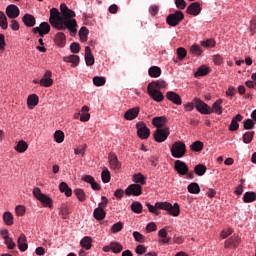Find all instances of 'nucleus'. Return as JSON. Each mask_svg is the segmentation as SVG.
I'll return each instance as SVG.
<instances>
[{
    "label": "nucleus",
    "instance_id": "a19ab883",
    "mask_svg": "<svg viewBox=\"0 0 256 256\" xmlns=\"http://www.w3.org/2000/svg\"><path fill=\"white\" fill-rule=\"evenodd\" d=\"M111 251L114 253H121L123 251V245L119 242H111Z\"/></svg>",
    "mask_w": 256,
    "mask_h": 256
},
{
    "label": "nucleus",
    "instance_id": "2f4dec72",
    "mask_svg": "<svg viewBox=\"0 0 256 256\" xmlns=\"http://www.w3.org/2000/svg\"><path fill=\"white\" fill-rule=\"evenodd\" d=\"M29 148V145L24 140H20L18 144L14 147L15 151L18 153H25V151Z\"/></svg>",
    "mask_w": 256,
    "mask_h": 256
},
{
    "label": "nucleus",
    "instance_id": "4468645a",
    "mask_svg": "<svg viewBox=\"0 0 256 256\" xmlns=\"http://www.w3.org/2000/svg\"><path fill=\"white\" fill-rule=\"evenodd\" d=\"M53 73L50 70H47L42 77V79L39 81V84L41 87H51L53 85V79L51 78Z\"/></svg>",
    "mask_w": 256,
    "mask_h": 256
},
{
    "label": "nucleus",
    "instance_id": "13d9d810",
    "mask_svg": "<svg viewBox=\"0 0 256 256\" xmlns=\"http://www.w3.org/2000/svg\"><path fill=\"white\" fill-rule=\"evenodd\" d=\"M70 51L71 53H79V51H81V45H79V43L77 42H73L71 45H70Z\"/></svg>",
    "mask_w": 256,
    "mask_h": 256
},
{
    "label": "nucleus",
    "instance_id": "0e129e2a",
    "mask_svg": "<svg viewBox=\"0 0 256 256\" xmlns=\"http://www.w3.org/2000/svg\"><path fill=\"white\" fill-rule=\"evenodd\" d=\"M136 253H137V255H143L144 253H147V247H145L144 245L139 244L136 247Z\"/></svg>",
    "mask_w": 256,
    "mask_h": 256
},
{
    "label": "nucleus",
    "instance_id": "9b49d317",
    "mask_svg": "<svg viewBox=\"0 0 256 256\" xmlns=\"http://www.w3.org/2000/svg\"><path fill=\"white\" fill-rule=\"evenodd\" d=\"M174 169L178 175H187L189 173V166L181 160H176L174 163Z\"/></svg>",
    "mask_w": 256,
    "mask_h": 256
},
{
    "label": "nucleus",
    "instance_id": "4be33fe9",
    "mask_svg": "<svg viewBox=\"0 0 256 256\" xmlns=\"http://www.w3.org/2000/svg\"><path fill=\"white\" fill-rule=\"evenodd\" d=\"M54 43H56L58 47H65V44L67 43V37L65 36V33L63 32L56 33L54 38Z\"/></svg>",
    "mask_w": 256,
    "mask_h": 256
},
{
    "label": "nucleus",
    "instance_id": "c85d7f7f",
    "mask_svg": "<svg viewBox=\"0 0 256 256\" xmlns=\"http://www.w3.org/2000/svg\"><path fill=\"white\" fill-rule=\"evenodd\" d=\"M187 190L188 193H191L192 195H199V193H201V188L196 182L190 183L187 187Z\"/></svg>",
    "mask_w": 256,
    "mask_h": 256
},
{
    "label": "nucleus",
    "instance_id": "774afa93",
    "mask_svg": "<svg viewBox=\"0 0 256 256\" xmlns=\"http://www.w3.org/2000/svg\"><path fill=\"white\" fill-rule=\"evenodd\" d=\"M202 47H215V40L208 39V40L202 42Z\"/></svg>",
    "mask_w": 256,
    "mask_h": 256
},
{
    "label": "nucleus",
    "instance_id": "7c9ffc66",
    "mask_svg": "<svg viewBox=\"0 0 256 256\" xmlns=\"http://www.w3.org/2000/svg\"><path fill=\"white\" fill-rule=\"evenodd\" d=\"M210 71L211 69L209 67H207L206 65H202L196 71L195 77H205V75H209Z\"/></svg>",
    "mask_w": 256,
    "mask_h": 256
},
{
    "label": "nucleus",
    "instance_id": "f8f14e48",
    "mask_svg": "<svg viewBox=\"0 0 256 256\" xmlns=\"http://www.w3.org/2000/svg\"><path fill=\"white\" fill-rule=\"evenodd\" d=\"M240 243H241L240 237L232 236L231 238L225 241L224 247L225 249H237Z\"/></svg>",
    "mask_w": 256,
    "mask_h": 256
},
{
    "label": "nucleus",
    "instance_id": "c03bdc74",
    "mask_svg": "<svg viewBox=\"0 0 256 256\" xmlns=\"http://www.w3.org/2000/svg\"><path fill=\"white\" fill-rule=\"evenodd\" d=\"M0 27L4 30L9 27V24L7 23V16H5L3 11H0Z\"/></svg>",
    "mask_w": 256,
    "mask_h": 256
},
{
    "label": "nucleus",
    "instance_id": "a878e982",
    "mask_svg": "<svg viewBox=\"0 0 256 256\" xmlns=\"http://www.w3.org/2000/svg\"><path fill=\"white\" fill-rule=\"evenodd\" d=\"M18 249L22 252H25V250L29 247L27 245V236L25 234H21L18 238Z\"/></svg>",
    "mask_w": 256,
    "mask_h": 256
},
{
    "label": "nucleus",
    "instance_id": "1a4fd4ad",
    "mask_svg": "<svg viewBox=\"0 0 256 256\" xmlns=\"http://www.w3.org/2000/svg\"><path fill=\"white\" fill-rule=\"evenodd\" d=\"M142 194L143 187H141L140 184H131L125 190V195H127V197H131V195H133L134 197H139V195Z\"/></svg>",
    "mask_w": 256,
    "mask_h": 256
},
{
    "label": "nucleus",
    "instance_id": "dca6fc26",
    "mask_svg": "<svg viewBox=\"0 0 256 256\" xmlns=\"http://www.w3.org/2000/svg\"><path fill=\"white\" fill-rule=\"evenodd\" d=\"M108 159L110 169H113L114 171H119V169H121V163L119 162V159L117 158L115 153H110Z\"/></svg>",
    "mask_w": 256,
    "mask_h": 256
},
{
    "label": "nucleus",
    "instance_id": "5701e85b",
    "mask_svg": "<svg viewBox=\"0 0 256 256\" xmlns=\"http://www.w3.org/2000/svg\"><path fill=\"white\" fill-rule=\"evenodd\" d=\"M239 121H243V116L241 114H237L231 121L229 125V131H237L239 129Z\"/></svg>",
    "mask_w": 256,
    "mask_h": 256
},
{
    "label": "nucleus",
    "instance_id": "338daca9",
    "mask_svg": "<svg viewBox=\"0 0 256 256\" xmlns=\"http://www.w3.org/2000/svg\"><path fill=\"white\" fill-rule=\"evenodd\" d=\"M60 215H61L62 219H67V217H69V208H67V207L61 208Z\"/></svg>",
    "mask_w": 256,
    "mask_h": 256
},
{
    "label": "nucleus",
    "instance_id": "09e8293b",
    "mask_svg": "<svg viewBox=\"0 0 256 256\" xmlns=\"http://www.w3.org/2000/svg\"><path fill=\"white\" fill-rule=\"evenodd\" d=\"M253 137H255V132L254 131L246 132L243 135V142L246 143V144H249V143H251V141H253Z\"/></svg>",
    "mask_w": 256,
    "mask_h": 256
},
{
    "label": "nucleus",
    "instance_id": "f3484780",
    "mask_svg": "<svg viewBox=\"0 0 256 256\" xmlns=\"http://www.w3.org/2000/svg\"><path fill=\"white\" fill-rule=\"evenodd\" d=\"M186 13H188V15H194V17H197V15L201 13V4L199 2L191 3L186 9Z\"/></svg>",
    "mask_w": 256,
    "mask_h": 256
},
{
    "label": "nucleus",
    "instance_id": "a211bd4d",
    "mask_svg": "<svg viewBox=\"0 0 256 256\" xmlns=\"http://www.w3.org/2000/svg\"><path fill=\"white\" fill-rule=\"evenodd\" d=\"M137 117H139V107L128 109L124 114L126 121H133V119H137Z\"/></svg>",
    "mask_w": 256,
    "mask_h": 256
},
{
    "label": "nucleus",
    "instance_id": "37998d69",
    "mask_svg": "<svg viewBox=\"0 0 256 256\" xmlns=\"http://www.w3.org/2000/svg\"><path fill=\"white\" fill-rule=\"evenodd\" d=\"M3 221L6 225H13V214L11 212H5L3 214Z\"/></svg>",
    "mask_w": 256,
    "mask_h": 256
},
{
    "label": "nucleus",
    "instance_id": "680f3d73",
    "mask_svg": "<svg viewBox=\"0 0 256 256\" xmlns=\"http://www.w3.org/2000/svg\"><path fill=\"white\" fill-rule=\"evenodd\" d=\"M175 5L177 9L183 10L187 7V2L185 0H175Z\"/></svg>",
    "mask_w": 256,
    "mask_h": 256
},
{
    "label": "nucleus",
    "instance_id": "2eb2a0df",
    "mask_svg": "<svg viewBox=\"0 0 256 256\" xmlns=\"http://www.w3.org/2000/svg\"><path fill=\"white\" fill-rule=\"evenodd\" d=\"M19 7H17L15 4H10L6 8V15L9 17V19H17L19 17Z\"/></svg>",
    "mask_w": 256,
    "mask_h": 256
},
{
    "label": "nucleus",
    "instance_id": "f704fd0d",
    "mask_svg": "<svg viewBox=\"0 0 256 256\" xmlns=\"http://www.w3.org/2000/svg\"><path fill=\"white\" fill-rule=\"evenodd\" d=\"M194 173L198 175V177H203V175L207 173V167L203 164H198L194 167Z\"/></svg>",
    "mask_w": 256,
    "mask_h": 256
},
{
    "label": "nucleus",
    "instance_id": "9d476101",
    "mask_svg": "<svg viewBox=\"0 0 256 256\" xmlns=\"http://www.w3.org/2000/svg\"><path fill=\"white\" fill-rule=\"evenodd\" d=\"M194 105L199 113L202 115H209L210 106L207 105V103H204L203 100L194 98Z\"/></svg>",
    "mask_w": 256,
    "mask_h": 256
},
{
    "label": "nucleus",
    "instance_id": "6e6d98bb",
    "mask_svg": "<svg viewBox=\"0 0 256 256\" xmlns=\"http://www.w3.org/2000/svg\"><path fill=\"white\" fill-rule=\"evenodd\" d=\"M133 237L135 239V241H137L138 243H145V236H143V234H141V232H133Z\"/></svg>",
    "mask_w": 256,
    "mask_h": 256
},
{
    "label": "nucleus",
    "instance_id": "e2e57ef3",
    "mask_svg": "<svg viewBox=\"0 0 256 256\" xmlns=\"http://www.w3.org/2000/svg\"><path fill=\"white\" fill-rule=\"evenodd\" d=\"M237 90L233 86L228 87V91H226V97H235Z\"/></svg>",
    "mask_w": 256,
    "mask_h": 256
},
{
    "label": "nucleus",
    "instance_id": "de8ad7c7",
    "mask_svg": "<svg viewBox=\"0 0 256 256\" xmlns=\"http://www.w3.org/2000/svg\"><path fill=\"white\" fill-rule=\"evenodd\" d=\"M87 35H89V29H87V27H82L79 30V37H80V41H87Z\"/></svg>",
    "mask_w": 256,
    "mask_h": 256
},
{
    "label": "nucleus",
    "instance_id": "c756f323",
    "mask_svg": "<svg viewBox=\"0 0 256 256\" xmlns=\"http://www.w3.org/2000/svg\"><path fill=\"white\" fill-rule=\"evenodd\" d=\"M59 189L61 193H64L66 195V197H71V195H73V190L69 188V185H67L66 182H61L59 185Z\"/></svg>",
    "mask_w": 256,
    "mask_h": 256
},
{
    "label": "nucleus",
    "instance_id": "f03ea898",
    "mask_svg": "<svg viewBox=\"0 0 256 256\" xmlns=\"http://www.w3.org/2000/svg\"><path fill=\"white\" fill-rule=\"evenodd\" d=\"M146 207L148 208L149 212L153 213L154 215H159V211H157V209L168 211V213L173 217H179V213H181L178 203H175L172 206V204L169 202H158L155 204V206H153L151 203L146 202Z\"/></svg>",
    "mask_w": 256,
    "mask_h": 256
},
{
    "label": "nucleus",
    "instance_id": "7ed1b4c3",
    "mask_svg": "<svg viewBox=\"0 0 256 256\" xmlns=\"http://www.w3.org/2000/svg\"><path fill=\"white\" fill-rule=\"evenodd\" d=\"M167 87V82L165 80H157L152 81L148 84L147 87V93L150 98L153 99V101H156V103H161L163 99H165V96L159 91V89H165Z\"/></svg>",
    "mask_w": 256,
    "mask_h": 256
},
{
    "label": "nucleus",
    "instance_id": "bf43d9fd",
    "mask_svg": "<svg viewBox=\"0 0 256 256\" xmlns=\"http://www.w3.org/2000/svg\"><path fill=\"white\" fill-rule=\"evenodd\" d=\"M190 53L199 56L201 53H203V51H201V48L198 45H192L190 48Z\"/></svg>",
    "mask_w": 256,
    "mask_h": 256
},
{
    "label": "nucleus",
    "instance_id": "f257e3e1",
    "mask_svg": "<svg viewBox=\"0 0 256 256\" xmlns=\"http://www.w3.org/2000/svg\"><path fill=\"white\" fill-rule=\"evenodd\" d=\"M62 14V15H61ZM75 11L69 9L67 4L60 5V12L57 8L50 9L49 23L54 29L58 31H65L68 29L71 35L77 34V20H75Z\"/></svg>",
    "mask_w": 256,
    "mask_h": 256
},
{
    "label": "nucleus",
    "instance_id": "393cba45",
    "mask_svg": "<svg viewBox=\"0 0 256 256\" xmlns=\"http://www.w3.org/2000/svg\"><path fill=\"white\" fill-rule=\"evenodd\" d=\"M80 58L78 55H70L63 57L64 63H71L72 67H77L79 65Z\"/></svg>",
    "mask_w": 256,
    "mask_h": 256
},
{
    "label": "nucleus",
    "instance_id": "6e6552de",
    "mask_svg": "<svg viewBox=\"0 0 256 256\" xmlns=\"http://www.w3.org/2000/svg\"><path fill=\"white\" fill-rule=\"evenodd\" d=\"M136 129L139 139H149V136L151 135V130L144 122H138L136 124Z\"/></svg>",
    "mask_w": 256,
    "mask_h": 256
},
{
    "label": "nucleus",
    "instance_id": "423d86ee",
    "mask_svg": "<svg viewBox=\"0 0 256 256\" xmlns=\"http://www.w3.org/2000/svg\"><path fill=\"white\" fill-rule=\"evenodd\" d=\"M170 134L169 127L156 128L153 133L154 141H156V143H164V141H167Z\"/></svg>",
    "mask_w": 256,
    "mask_h": 256
},
{
    "label": "nucleus",
    "instance_id": "a18cd8bd",
    "mask_svg": "<svg viewBox=\"0 0 256 256\" xmlns=\"http://www.w3.org/2000/svg\"><path fill=\"white\" fill-rule=\"evenodd\" d=\"M54 139L56 143H63V141H65V133H63L61 130H57L54 133Z\"/></svg>",
    "mask_w": 256,
    "mask_h": 256
},
{
    "label": "nucleus",
    "instance_id": "bb28decb",
    "mask_svg": "<svg viewBox=\"0 0 256 256\" xmlns=\"http://www.w3.org/2000/svg\"><path fill=\"white\" fill-rule=\"evenodd\" d=\"M27 105L30 109L37 107V105H39V96H37V94L29 95L27 99Z\"/></svg>",
    "mask_w": 256,
    "mask_h": 256
},
{
    "label": "nucleus",
    "instance_id": "39448f33",
    "mask_svg": "<svg viewBox=\"0 0 256 256\" xmlns=\"http://www.w3.org/2000/svg\"><path fill=\"white\" fill-rule=\"evenodd\" d=\"M183 19H185V14L181 11L177 10L175 13L169 14L166 18V23L170 25V27H177Z\"/></svg>",
    "mask_w": 256,
    "mask_h": 256
},
{
    "label": "nucleus",
    "instance_id": "473e14b6",
    "mask_svg": "<svg viewBox=\"0 0 256 256\" xmlns=\"http://www.w3.org/2000/svg\"><path fill=\"white\" fill-rule=\"evenodd\" d=\"M91 243H93V239H91V237H89V236L84 237V238L80 241L81 247H83L84 249H86V251H89V249H91V247H92Z\"/></svg>",
    "mask_w": 256,
    "mask_h": 256
},
{
    "label": "nucleus",
    "instance_id": "b1692460",
    "mask_svg": "<svg viewBox=\"0 0 256 256\" xmlns=\"http://www.w3.org/2000/svg\"><path fill=\"white\" fill-rule=\"evenodd\" d=\"M22 21L26 27H35V23H36L35 16L31 14H25L22 17Z\"/></svg>",
    "mask_w": 256,
    "mask_h": 256
},
{
    "label": "nucleus",
    "instance_id": "3c124183",
    "mask_svg": "<svg viewBox=\"0 0 256 256\" xmlns=\"http://www.w3.org/2000/svg\"><path fill=\"white\" fill-rule=\"evenodd\" d=\"M93 83L96 87H103L106 83L105 77L96 76L93 78Z\"/></svg>",
    "mask_w": 256,
    "mask_h": 256
},
{
    "label": "nucleus",
    "instance_id": "58836bf2",
    "mask_svg": "<svg viewBox=\"0 0 256 256\" xmlns=\"http://www.w3.org/2000/svg\"><path fill=\"white\" fill-rule=\"evenodd\" d=\"M94 218L97 219V221H103L105 219V210L96 208L93 212Z\"/></svg>",
    "mask_w": 256,
    "mask_h": 256
},
{
    "label": "nucleus",
    "instance_id": "cd10ccee",
    "mask_svg": "<svg viewBox=\"0 0 256 256\" xmlns=\"http://www.w3.org/2000/svg\"><path fill=\"white\" fill-rule=\"evenodd\" d=\"M81 112L80 121H82V123H85L91 119V114H89V106H83Z\"/></svg>",
    "mask_w": 256,
    "mask_h": 256
},
{
    "label": "nucleus",
    "instance_id": "72a5a7b5",
    "mask_svg": "<svg viewBox=\"0 0 256 256\" xmlns=\"http://www.w3.org/2000/svg\"><path fill=\"white\" fill-rule=\"evenodd\" d=\"M51 31V26L47 22H42L40 24V37H45Z\"/></svg>",
    "mask_w": 256,
    "mask_h": 256
},
{
    "label": "nucleus",
    "instance_id": "4d7b16f0",
    "mask_svg": "<svg viewBox=\"0 0 256 256\" xmlns=\"http://www.w3.org/2000/svg\"><path fill=\"white\" fill-rule=\"evenodd\" d=\"M177 55H178V59L183 60L185 59V57H187V50H185V48L180 47L177 49Z\"/></svg>",
    "mask_w": 256,
    "mask_h": 256
},
{
    "label": "nucleus",
    "instance_id": "49530a36",
    "mask_svg": "<svg viewBox=\"0 0 256 256\" xmlns=\"http://www.w3.org/2000/svg\"><path fill=\"white\" fill-rule=\"evenodd\" d=\"M134 183H139L140 185H145L147 182L145 181V176L143 174L138 173L133 176Z\"/></svg>",
    "mask_w": 256,
    "mask_h": 256
},
{
    "label": "nucleus",
    "instance_id": "20e7f679",
    "mask_svg": "<svg viewBox=\"0 0 256 256\" xmlns=\"http://www.w3.org/2000/svg\"><path fill=\"white\" fill-rule=\"evenodd\" d=\"M170 152L175 159H181L187 153V146L182 141H176L173 143Z\"/></svg>",
    "mask_w": 256,
    "mask_h": 256
},
{
    "label": "nucleus",
    "instance_id": "4c0bfd02",
    "mask_svg": "<svg viewBox=\"0 0 256 256\" xmlns=\"http://www.w3.org/2000/svg\"><path fill=\"white\" fill-rule=\"evenodd\" d=\"M244 203H253L256 201V193L255 192H246L243 196Z\"/></svg>",
    "mask_w": 256,
    "mask_h": 256
},
{
    "label": "nucleus",
    "instance_id": "864d4df0",
    "mask_svg": "<svg viewBox=\"0 0 256 256\" xmlns=\"http://www.w3.org/2000/svg\"><path fill=\"white\" fill-rule=\"evenodd\" d=\"M101 177L103 183H109V181H111V172H109L107 169L103 170L101 173Z\"/></svg>",
    "mask_w": 256,
    "mask_h": 256
},
{
    "label": "nucleus",
    "instance_id": "6ab92c4d",
    "mask_svg": "<svg viewBox=\"0 0 256 256\" xmlns=\"http://www.w3.org/2000/svg\"><path fill=\"white\" fill-rule=\"evenodd\" d=\"M85 62L87 67L95 65V57L93 56V53H91V47L89 46L85 47Z\"/></svg>",
    "mask_w": 256,
    "mask_h": 256
},
{
    "label": "nucleus",
    "instance_id": "052dcab7",
    "mask_svg": "<svg viewBox=\"0 0 256 256\" xmlns=\"http://www.w3.org/2000/svg\"><path fill=\"white\" fill-rule=\"evenodd\" d=\"M15 211L18 217H23V215H25V206L18 205L16 206Z\"/></svg>",
    "mask_w": 256,
    "mask_h": 256
},
{
    "label": "nucleus",
    "instance_id": "603ef678",
    "mask_svg": "<svg viewBox=\"0 0 256 256\" xmlns=\"http://www.w3.org/2000/svg\"><path fill=\"white\" fill-rule=\"evenodd\" d=\"M4 243L5 245H7L8 249H15L16 244L13 241V238L9 237V236H4Z\"/></svg>",
    "mask_w": 256,
    "mask_h": 256
},
{
    "label": "nucleus",
    "instance_id": "e433bc0d",
    "mask_svg": "<svg viewBox=\"0 0 256 256\" xmlns=\"http://www.w3.org/2000/svg\"><path fill=\"white\" fill-rule=\"evenodd\" d=\"M148 73L150 77H161V68L159 66H152L149 68Z\"/></svg>",
    "mask_w": 256,
    "mask_h": 256
},
{
    "label": "nucleus",
    "instance_id": "0eeeda50",
    "mask_svg": "<svg viewBox=\"0 0 256 256\" xmlns=\"http://www.w3.org/2000/svg\"><path fill=\"white\" fill-rule=\"evenodd\" d=\"M33 195L38 201H41V203H42V205H44V207H49V208L53 207V200L51 199V197H49L45 194H42L41 189L34 188Z\"/></svg>",
    "mask_w": 256,
    "mask_h": 256
},
{
    "label": "nucleus",
    "instance_id": "ea45409f",
    "mask_svg": "<svg viewBox=\"0 0 256 256\" xmlns=\"http://www.w3.org/2000/svg\"><path fill=\"white\" fill-rule=\"evenodd\" d=\"M74 194L76 195L77 199L81 202L86 201L87 199V196L85 195V191H83V189H75Z\"/></svg>",
    "mask_w": 256,
    "mask_h": 256
},
{
    "label": "nucleus",
    "instance_id": "ddd939ff",
    "mask_svg": "<svg viewBox=\"0 0 256 256\" xmlns=\"http://www.w3.org/2000/svg\"><path fill=\"white\" fill-rule=\"evenodd\" d=\"M211 113L223 115V99H218L212 104V108L209 110V115H211Z\"/></svg>",
    "mask_w": 256,
    "mask_h": 256
},
{
    "label": "nucleus",
    "instance_id": "5fc2aeb1",
    "mask_svg": "<svg viewBox=\"0 0 256 256\" xmlns=\"http://www.w3.org/2000/svg\"><path fill=\"white\" fill-rule=\"evenodd\" d=\"M123 230V223L122 222H117L112 225L111 227V232L112 233H119V231Z\"/></svg>",
    "mask_w": 256,
    "mask_h": 256
},
{
    "label": "nucleus",
    "instance_id": "79ce46f5",
    "mask_svg": "<svg viewBox=\"0 0 256 256\" xmlns=\"http://www.w3.org/2000/svg\"><path fill=\"white\" fill-rule=\"evenodd\" d=\"M131 210L134 213H143V204H141V202H133L131 204Z\"/></svg>",
    "mask_w": 256,
    "mask_h": 256
},
{
    "label": "nucleus",
    "instance_id": "aec40b11",
    "mask_svg": "<svg viewBox=\"0 0 256 256\" xmlns=\"http://www.w3.org/2000/svg\"><path fill=\"white\" fill-rule=\"evenodd\" d=\"M166 98L168 99V101L174 103V105H181L183 103V101L181 100V96L173 91L167 92Z\"/></svg>",
    "mask_w": 256,
    "mask_h": 256
},
{
    "label": "nucleus",
    "instance_id": "c9c22d12",
    "mask_svg": "<svg viewBox=\"0 0 256 256\" xmlns=\"http://www.w3.org/2000/svg\"><path fill=\"white\" fill-rule=\"evenodd\" d=\"M191 151L194 153H201L203 151V142L201 141H195L190 145Z\"/></svg>",
    "mask_w": 256,
    "mask_h": 256
},
{
    "label": "nucleus",
    "instance_id": "8fccbe9b",
    "mask_svg": "<svg viewBox=\"0 0 256 256\" xmlns=\"http://www.w3.org/2000/svg\"><path fill=\"white\" fill-rule=\"evenodd\" d=\"M243 128L246 130L255 129V122L252 119H246L243 121Z\"/></svg>",
    "mask_w": 256,
    "mask_h": 256
},
{
    "label": "nucleus",
    "instance_id": "412c9836",
    "mask_svg": "<svg viewBox=\"0 0 256 256\" xmlns=\"http://www.w3.org/2000/svg\"><path fill=\"white\" fill-rule=\"evenodd\" d=\"M165 123H167V117L165 116L154 117L152 119V125H154L156 129H164Z\"/></svg>",
    "mask_w": 256,
    "mask_h": 256
},
{
    "label": "nucleus",
    "instance_id": "69168bd1",
    "mask_svg": "<svg viewBox=\"0 0 256 256\" xmlns=\"http://www.w3.org/2000/svg\"><path fill=\"white\" fill-rule=\"evenodd\" d=\"M213 62L215 63V65H221L223 63V56L219 54L214 55Z\"/></svg>",
    "mask_w": 256,
    "mask_h": 256
}]
</instances>
